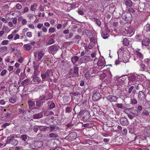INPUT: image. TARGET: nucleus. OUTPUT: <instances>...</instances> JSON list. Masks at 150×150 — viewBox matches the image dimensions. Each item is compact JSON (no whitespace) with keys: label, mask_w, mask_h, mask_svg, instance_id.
<instances>
[{"label":"nucleus","mask_w":150,"mask_h":150,"mask_svg":"<svg viewBox=\"0 0 150 150\" xmlns=\"http://www.w3.org/2000/svg\"><path fill=\"white\" fill-rule=\"evenodd\" d=\"M7 120L8 119L5 117L4 116L0 119V121H5Z\"/></svg>","instance_id":"52"},{"label":"nucleus","mask_w":150,"mask_h":150,"mask_svg":"<svg viewBox=\"0 0 150 150\" xmlns=\"http://www.w3.org/2000/svg\"><path fill=\"white\" fill-rule=\"evenodd\" d=\"M54 42V41L53 39L50 38L48 42L47 43V45H51Z\"/></svg>","instance_id":"37"},{"label":"nucleus","mask_w":150,"mask_h":150,"mask_svg":"<svg viewBox=\"0 0 150 150\" xmlns=\"http://www.w3.org/2000/svg\"><path fill=\"white\" fill-rule=\"evenodd\" d=\"M33 76H34L33 75L32 76V77L33 78V80L34 81H36L38 83H39L40 82L41 80L40 78H39L38 76L34 77H33Z\"/></svg>","instance_id":"30"},{"label":"nucleus","mask_w":150,"mask_h":150,"mask_svg":"<svg viewBox=\"0 0 150 150\" xmlns=\"http://www.w3.org/2000/svg\"><path fill=\"white\" fill-rule=\"evenodd\" d=\"M113 25L115 27H117L118 25V22L117 21H115L113 23Z\"/></svg>","instance_id":"55"},{"label":"nucleus","mask_w":150,"mask_h":150,"mask_svg":"<svg viewBox=\"0 0 150 150\" xmlns=\"http://www.w3.org/2000/svg\"><path fill=\"white\" fill-rule=\"evenodd\" d=\"M101 95L98 92L94 93L92 97V99L94 101H98L100 98Z\"/></svg>","instance_id":"7"},{"label":"nucleus","mask_w":150,"mask_h":150,"mask_svg":"<svg viewBox=\"0 0 150 150\" xmlns=\"http://www.w3.org/2000/svg\"><path fill=\"white\" fill-rule=\"evenodd\" d=\"M90 116L89 112L87 110H85L83 112V114L81 117L84 120H87Z\"/></svg>","instance_id":"5"},{"label":"nucleus","mask_w":150,"mask_h":150,"mask_svg":"<svg viewBox=\"0 0 150 150\" xmlns=\"http://www.w3.org/2000/svg\"><path fill=\"white\" fill-rule=\"evenodd\" d=\"M106 98L107 99V102H110L111 103H112L117 102V100L118 98L114 96L109 95L107 96Z\"/></svg>","instance_id":"3"},{"label":"nucleus","mask_w":150,"mask_h":150,"mask_svg":"<svg viewBox=\"0 0 150 150\" xmlns=\"http://www.w3.org/2000/svg\"><path fill=\"white\" fill-rule=\"evenodd\" d=\"M104 60H103L101 59H99L97 63V65L99 67H102L103 66L104 64Z\"/></svg>","instance_id":"25"},{"label":"nucleus","mask_w":150,"mask_h":150,"mask_svg":"<svg viewBox=\"0 0 150 150\" xmlns=\"http://www.w3.org/2000/svg\"><path fill=\"white\" fill-rule=\"evenodd\" d=\"M120 124L123 126H127L129 124L128 119L125 117L121 118L120 119Z\"/></svg>","instance_id":"4"},{"label":"nucleus","mask_w":150,"mask_h":150,"mask_svg":"<svg viewBox=\"0 0 150 150\" xmlns=\"http://www.w3.org/2000/svg\"><path fill=\"white\" fill-rule=\"evenodd\" d=\"M117 107L119 108L122 109L123 108V105L122 104L117 103L116 104Z\"/></svg>","instance_id":"47"},{"label":"nucleus","mask_w":150,"mask_h":150,"mask_svg":"<svg viewBox=\"0 0 150 150\" xmlns=\"http://www.w3.org/2000/svg\"><path fill=\"white\" fill-rule=\"evenodd\" d=\"M124 76H122L120 77L115 81V82L118 84L119 85H121L123 82L125 80V79L124 78Z\"/></svg>","instance_id":"9"},{"label":"nucleus","mask_w":150,"mask_h":150,"mask_svg":"<svg viewBox=\"0 0 150 150\" xmlns=\"http://www.w3.org/2000/svg\"><path fill=\"white\" fill-rule=\"evenodd\" d=\"M149 111L146 110H144L142 112L143 115H149Z\"/></svg>","instance_id":"42"},{"label":"nucleus","mask_w":150,"mask_h":150,"mask_svg":"<svg viewBox=\"0 0 150 150\" xmlns=\"http://www.w3.org/2000/svg\"><path fill=\"white\" fill-rule=\"evenodd\" d=\"M41 77L42 79H46V77H47V76H46L45 74H42L41 75Z\"/></svg>","instance_id":"64"},{"label":"nucleus","mask_w":150,"mask_h":150,"mask_svg":"<svg viewBox=\"0 0 150 150\" xmlns=\"http://www.w3.org/2000/svg\"><path fill=\"white\" fill-rule=\"evenodd\" d=\"M91 59V57L88 56H85L83 57L82 60L83 63H87Z\"/></svg>","instance_id":"22"},{"label":"nucleus","mask_w":150,"mask_h":150,"mask_svg":"<svg viewBox=\"0 0 150 150\" xmlns=\"http://www.w3.org/2000/svg\"><path fill=\"white\" fill-rule=\"evenodd\" d=\"M45 74L47 77H50L53 75L52 70L51 69L47 70Z\"/></svg>","instance_id":"26"},{"label":"nucleus","mask_w":150,"mask_h":150,"mask_svg":"<svg viewBox=\"0 0 150 150\" xmlns=\"http://www.w3.org/2000/svg\"><path fill=\"white\" fill-rule=\"evenodd\" d=\"M29 82L30 80L28 79H25L22 82V83H21V84H22L23 86H26L28 85Z\"/></svg>","instance_id":"27"},{"label":"nucleus","mask_w":150,"mask_h":150,"mask_svg":"<svg viewBox=\"0 0 150 150\" xmlns=\"http://www.w3.org/2000/svg\"><path fill=\"white\" fill-rule=\"evenodd\" d=\"M125 112L130 119H133L134 117L137 116L138 115V112L137 110L132 108L125 109Z\"/></svg>","instance_id":"1"},{"label":"nucleus","mask_w":150,"mask_h":150,"mask_svg":"<svg viewBox=\"0 0 150 150\" xmlns=\"http://www.w3.org/2000/svg\"><path fill=\"white\" fill-rule=\"evenodd\" d=\"M46 96H45L42 95V96H40V97L39 99V100H40L42 102L43 100L45 98Z\"/></svg>","instance_id":"56"},{"label":"nucleus","mask_w":150,"mask_h":150,"mask_svg":"<svg viewBox=\"0 0 150 150\" xmlns=\"http://www.w3.org/2000/svg\"><path fill=\"white\" fill-rule=\"evenodd\" d=\"M13 35L12 33L10 35H9L8 36V39H11L13 38Z\"/></svg>","instance_id":"62"},{"label":"nucleus","mask_w":150,"mask_h":150,"mask_svg":"<svg viewBox=\"0 0 150 150\" xmlns=\"http://www.w3.org/2000/svg\"><path fill=\"white\" fill-rule=\"evenodd\" d=\"M44 54L42 52H39L38 54V61H40L41 62H42V61L41 60V59L44 55Z\"/></svg>","instance_id":"23"},{"label":"nucleus","mask_w":150,"mask_h":150,"mask_svg":"<svg viewBox=\"0 0 150 150\" xmlns=\"http://www.w3.org/2000/svg\"><path fill=\"white\" fill-rule=\"evenodd\" d=\"M121 16L123 19L129 22L132 20V15L129 11L123 12Z\"/></svg>","instance_id":"2"},{"label":"nucleus","mask_w":150,"mask_h":150,"mask_svg":"<svg viewBox=\"0 0 150 150\" xmlns=\"http://www.w3.org/2000/svg\"><path fill=\"white\" fill-rule=\"evenodd\" d=\"M49 136L51 138H56L58 137V135L56 133H51L49 134Z\"/></svg>","instance_id":"29"},{"label":"nucleus","mask_w":150,"mask_h":150,"mask_svg":"<svg viewBox=\"0 0 150 150\" xmlns=\"http://www.w3.org/2000/svg\"><path fill=\"white\" fill-rule=\"evenodd\" d=\"M11 124V123H5L1 125V127L3 128H5L6 126H9Z\"/></svg>","instance_id":"45"},{"label":"nucleus","mask_w":150,"mask_h":150,"mask_svg":"<svg viewBox=\"0 0 150 150\" xmlns=\"http://www.w3.org/2000/svg\"><path fill=\"white\" fill-rule=\"evenodd\" d=\"M47 128L49 129L50 132L56 131L59 129L58 127L55 126H50Z\"/></svg>","instance_id":"11"},{"label":"nucleus","mask_w":150,"mask_h":150,"mask_svg":"<svg viewBox=\"0 0 150 150\" xmlns=\"http://www.w3.org/2000/svg\"><path fill=\"white\" fill-rule=\"evenodd\" d=\"M28 103L29 107L30 108L35 106V101H32L30 100H28Z\"/></svg>","instance_id":"24"},{"label":"nucleus","mask_w":150,"mask_h":150,"mask_svg":"<svg viewBox=\"0 0 150 150\" xmlns=\"http://www.w3.org/2000/svg\"><path fill=\"white\" fill-rule=\"evenodd\" d=\"M9 101L11 103H15L16 102V100L14 99H13V98H11L9 99Z\"/></svg>","instance_id":"63"},{"label":"nucleus","mask_w":150,"mask_h":150,"mask_svg":"<svg viewBox=\"0 0 150 150\" xmlns=\"http://www.w3.org/2000/svg\"><path fill=\"white\" fill-rule=\"evenodd\" d=\"M9 137H8L7 138H8ZM14 137V136H12L9 139H8L6 141V142L7 143H9L12 140Z\"/></svg>","instance_id":"39"},{"label":"nucleus","mask_w":150,"mask_h":150,"mask_svg":"<svg viewBox=\"0 0 150 150\" xmlns=\"http://www.w3.org/2000/svg\"><path fill=\"white\" fill-rule=\"evenodd\" d=\"M55 106V105L54 103H52L50 104L49 106V108L50 109H52Z\"/></svg>","instance_id":"53"},{"label":"nucleus","mask_w":150,"mask_h":150,"mask_svg":"<svg viewBox=\"0 0 150 150\" xmlns=\"http://www.w3.org/2000/svg\"><path fill=\"white\" fill-rule=\"evenodd\" d=\"M48 50L50 52H56L58 50L59 48L56 45H53L50 46L48 48Z\"/></svg>","instance_id":"13"},{"label":"nucleus","mask_w":150,"mask_h":150,"mask_svg":"<svg viewBox=\"0 0 150 150\" xmlns=\"http://www.w3.org/2000/svg\"><path fill=\"white\" fill-rule=\"evenodd\" d=\"M43 117V113L42 112L34 114L33 117L34 119H40Z\"/></svg>","instance_id":"17"},{"label":"nucleus","mask_w":150,"mask_h":150,"mask_svg":"<svg viewBox=\"0 0 150 150\" xmlns=\"http://www.w3.org/2000/svg\"><path fill=\"white\" fill-rule=\"evenodd\" d=\"M7 50V47L6 46H4L3 47L0 48V52H4L6 51Z\"/></svg>","instance_id":"32"},{"label":"nucleus","mask_w":150,"mask_h":150,"mask_svg":"<svg viewBox=\"0 0 150 150\" xmlns=\"http://www.w3.org/2000/svg\"><path fill=\"white\" fill-rule=\"evenodd\" d=\"M7 71L6 70V69L4 70L1 71V75L2 76H3L6 74V73Z\"/></svg>","instance_id":"59"},{"label":"nucleus","mask_w":150,"mask_h":150,"mask_svg":"<svg viewBox=\"0 0 150 150\" xmlns=\"http://www.w3.org/2000/svg\"><path fill=\"white\" fill-rule=\"evenodd\" d=\"M136 80V77L135 76H132L129 77V81H134Z\"/></svg>","instance_id":"35"},{"label":"nucleus","mask_w":150,"mask_h":150,"mask_svg":"<svg viewBox=\"0 0 150 150\" xmlns=\"http://www.w3.org/2000/svg\"><path fill=\"white\" fill-rule=\"evenodd\" d=\"M16 7L17 9L19 10L21 8L22 6L20 4L18 3L16 4Z\"/></svg>","instance_id":"50"},{"label":"nucleus","mask_w":150,"mask_h":150,"mask_svg":"<svg viewBox=\"0 0 150 150\" xmlns=\"http://www.w3.org/2000/svg\"><path fill=\"white\" fill-rule=\"evenodd\" d=\"M125 30H127V34H129V35H132L134 34V30L132 28L127 27Z\"/></svg>","instance_id":"14"},{"label":"nucleus","mask_w":150,"mask_h":150,"mask_svg":"<svg viewBox=\"0 0 150 150\" xmlns=\"http://www.w3.org/2000/svg\"><path fill=\"white\" fill-rule=\"evenodd\" d=\"M125 4L126 8L130 7L132 5V2L131 0H126L125 1Z\"/></svg>","instance_id":"16"},{"label":"nucleus","mask_w":150,"mask_h":150,"mask_svg":"<svg viewBox=\"0 0 150 150\" xmlns=\"http://www.w3.org/2000/svg\"><path fill=\"white\" fill-rule=\"evenodd\" d=\"M102 36L104 39H106L109 36V33L106 30H105L102 32Z\"/></svg>","instance_id":"19"},{"label":"nucleus","mask_w":150,"mask_h":150,"mask_svg":"<svg viewBox=\"0 0 150 150\" xmlns=\"http://www.w3.org/2000/svg\"><path fill=\"white\" fill-rule=\"evenodd\" d=\"M36 7V4H34L33 5H32L31 6L30 9L33 11H35Z\"/></svg>","instance_id":"40"},{"label":"nucleus","mask_w":150,"mask_h":150,"mask_svg":"<svg viewBox=\"0 0 150 150\" xmlns=\"http://www.w3.org/2000/svg\"><path fill=\"white\" fill-rule=\"evenodd\" d=\"M78 70V68L76 67V77L78 76H79Z\"/></svg>","instance_id":"61"},{"label":"nucleus","mask_w":150,"mask_h":150,"mask_svg":"<svg viewBox=\"0 0 150 150\" xmlns=\"http://www.w3.org/2000/svg\"><path fill=\"white\" fill-rule=\"evenodd\" d=\"M40 73V72L36 69H35V70L34 72V77L38 76V75Z\"/></svg>","instance_id":"44"},{"label":"nucleus","mask_w":150,"mask_h":150,"mask_svg":"<svg viewBox=\"0 0 150 150\" xmlns=\"http://www.w3.org/2000/svg\"><path fill=\"white\" fill-rule=\"evenodd\" d=\"M36 149L41 148L42 146V142L40 141H36L34 142Z\"/></svg>","instance_id":"10"},{"label":"nucleus","mask_w":150,"mask_h":150,"mask_svg":"<svg viewBox=\"0 0 150 150\" xmlns=\"http://www.w3.org/2000/svg\"><path fill=\"white\" fill-rule=\"evenodd\" d=\"M134 87L133 86H131L130 88L126 91L128 94H130L132 91V89L134 88Z\"/></svg>","instance_id":"43"},{"label":"nucleus","mask_w":150,"mask_h":150,"mask_svg":"<svg viewBox=\"0 0 150 150\" xmlns=\"http://www.w3.org/2000/svg\"><path fill=\"white\" fill-rule=\"evenodd\" d=\"M93 19L96 24L99 26H100L101 25V23L100 21L97 19L96 18H94Z\"/></svg>","instance_id":"33"},{"label":"nucleus","mask_w":150,"mask_h":150,"mask_svg":"<svg viewBox=\"0 0 150 150\" xmlns=\"http://www.w3.org/2000/svg\"><path fill=\"white\" fill-rule=\"evenodd\" d=\"M143 32L144 33H146V34H149L150 35V25L147 24L144 26L143 30Z\"/></svg>","instance_id":"8"},{"label":"nucleus","mask_w":150,"mask_h":150,"mask_svg":"<svg viewBox=\"0 0 150 150\" xmlns=\"http://www.w3.org/2000/svg\"><path fill=\"white\" fill-rule=\"evenodd\" d=\"M8 41L7 40H3L1 42V44L2 45H7L8 44Z\"/></svg>","instance_id":"51"},{"label":"nucleus","mask_w":150,"mask_h":150,"mask_svg":"<svg viewBox=\"0 0 150 150\" xmlns=\"http://www.w3.org/2000/svg\"><path fill=\"white\" fill-rule=\"evenodd\" d=\"M96 53L95 52H93L92 53L91 55V57L92 58H96Z\"/></svg>","instance_id":"60"},{"label":"nucleus","mask_w":150,"mask_h":150,"mask_svg":"<svg viewBox=\"0 0 150 150\" xmlns=\"http://www.w3.org/2000/svg\"><path fill=\"white\" fill-rule=\"evenodd\" d=\"M140 69L141 71H145V66L144 64H140Z\"/></svg>","instance_id":"34"},{"label":"nucleus","mask_w":150,"mask_h":150,"mask_svg":"<svg viewBox=\"0 0 150 150\" xmlns=\"http://www.w3.org/2000/svg\"><path fill=\"white\" fill-rule=\"evenodd\" d=\"M144 62L147 64L148 65H150V59L149 58H146L144 60Z\"/></svg>","instance_id":"41"},{"label":"nucleus","mask_w":150,"mask_h":150,"mask_svg":"<svg viewBox=\"0 0 150 150\" xmlns=\"http://www.w3.org/2000/svg\"><path fill=\"white\" fill-rule=\"evenodd\" d=\"M29 147L31 149H36V148L34 145V143L33 144H30V145L29 146Z\"/></svg>","instance_id":"58"},{"label":"nucleus","mask_w":150,"mask_h":150,"mask_svg":"<svg viewBox=\"0 0 150 150\" xmlns=\"http://www.w3.org/2000/svg\"><path fill=\"white\" fill-rule=\"evenodd\" d=\"M135 54L137 57L139 58L140 59H143V54L138 50L135 51Z\"/></svg>","instance_id":"15"},{"label":"nucleus","mask_w":150,"mask_h":150,"mask_svg":"<svg viewBox=\"0 0 150 150\" xmlns=\"http://www.w3.org/2000/svg\"><path fill=\"white\" fill-rule=\"evenodd\" d=\"M18 142L17 140L14 139L12 141L11 144L14 145H16L18 143Z\"/></svg>","instance_id":"48"},{"label":"nucleus","mask_w":150,"mask_h":150,"mask_svg":"<svg viewBox=\"0 0 150 150\" xmlns=\"http://www.w3.org/2000/svg\"><path fill=\"white\" fill-rule=\"evenodd\" d=\"M27 135H22L21 138L23 141H25L27 139Z\"/></svg>","instance_id":"38"},{"label":"nucleus","mask_w":150,"mask_h":150,"mask_svg":"<svg viewBox=\"0 0 150 150\" xmlns=\"http://www.w3.org/2000/svg\"><path fill=\"white\" fill-rule=\"evenodd\" d=\"M126 10L127 11H128L129 12H131L132 13H134L135 12V10L134 9L132 8H130V7H129L126 8Z\"/></svg>","instance_id":"49"},{"label":"nucleus","mask_w":150,"mask_h":150,"mask_svg":"<svg viewBox=\"0 0 150 150\" xmlns=\"http://www.w3.org/2000/svg\"><path fill=\"white\" fill-rule=\"evenodd\" d=\"M130 103L132 105H136L137 104V100L134 98H132L130 99Z\"/></svg>","instance_id":"28"},{"label":"nucleus","mask_w":150,"mask_h":150,"mask_svg":"<svg viewBox=\"0 0 150 150\" xmlns=\"http://www.w3.org/2000/svg\"><path fill=\"white\" fill-rule=\"evenodd\" d=\"M85 76L87 80L89 79L90 77V74L88 71L87 73L85 74Z\"/></svg>","instance_id":"46"},{"label":"nucleus","mask_w":150,"mask_h":150,"mask_svg":"<svg viewBox=\"0 0 150 150\" xmlns=\"http://www.w3.org/2000/svg\"><path fill=\"white\" fill-rule=\"evenodd\" d=\"M55 30V28H50L49 30V32L50 33H53L54 32Z\"/></svg>","instance_id":"57"},{"label":"nucleus","mask_w":150,"mask_h":150,"mask_svg":"<svg viewBox=\"0 0 150 150\" xmlns=\"http://www.w3.org/2000/svg\"><path fill=\"white\" fill-rule=\"evenodd\" d=\"M146 95L142 91H140L138 94V98L140 100H144L146 99Z\"/></svg>","instance_id":"6"},{"label":"nucleus","mask_w":150,"mask_h":150,"mask_svg":"<svg viewBox=\"0 0 150 150\" xmlns=\"http://www.w3.org/2000/svg\"><path fill=\"white\" fill-rule=\"evenodd\" d=\"M24 49L27 51H29L32 48V47L30 45V44H27L24 45L23 46Z\"/></svg>","instance_id":"21"},{"label":"nucleus","mask_w":150,"mask_h":150,"mask_svg":"<svg viewBox=\"0 0 150 150\" xmlns=\"http://www.w3.org/2000/svg\"><path fill=\"white\" fill-rule=\"evenodd\" d=\"M18 111L20 113L23 114L25 112V110L24 109L21 108L18 109Z\"/></svg>","instance_id":"54"},{"label":"nucleus","mask_w":150,"mask_h":150,"mask_svg":"<svg viewBox=\"0 0 150 150\" xmlns=\"http://www.w3.org/2000/svg\"><path fill=\"white\" fill-rule=\"evenodd\" d=\"M11 114L9 112H7L4 114V116L6 118L9 119L11 117Z\"/></svg>","instance_id":"36"},{"label":"nucleus","mask_w":150,"mask_h":150,"mask_svg":"<svg viewBox=\"0 0 150 150\" xmlns=\"http://www.w3.org/2000/svg\"><path fill=\"white\" fill-rule=\"evenodd\" d=\"M36 107L33 108L34 109H37L41 107L43 105V102L41 101L40 100H37L35 101Z\"/></svg>","instance_id":"12"},{"label":"nucleus","mask_w":150,"mask_h":150,"mask_svg":"<svg viewBox=\"0 0 150 150\" xmlns=\"http://www.w3.org/2000/svg\"><path fill=\"white\" fill-rule=\"evenodd\" d=\"M130 41L127 38H125L122 40L123 44L125 46H128L129 44Z\"/></svg>","instance_id":"20"},{"label":"nucleus","mask_w":150,"mask_h":150,"mask_svg":"<svg viewBox=\"0 0 150 150\" xmlns=\"http://www.w3.org/2000/svg\"><path fill=\"white\" fill-rule=\"evenodd\" d=\"M150 43V39L149 38H146L144 39L142 42V45L145 46H148Z\"/></svg>","instance_id":"18"},{"label":"nucleus","mask_w":150,"mask_h":150,"mask_svg":"<svg viewBox=\"0 0 150 150\" xmlns=\"http://www.w3.org/2000/svg\"><path fill=\"white\" fill-rule=\"evenodd\" d=\"M134 127L133 125H131L129 128V132L132 133H133L134 132Z\"/></svg>","instance_id":"31"}]
</instances>
